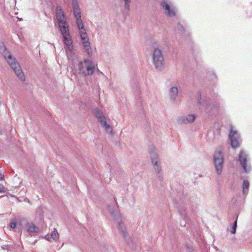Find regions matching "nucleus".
<instances>
[{
  "label": "nucleus",
  "instance_id": "obj_1",
  "mask_svg": "<svg viewBox=\"0 0 252 252\" xmlns=\"http://www.w3.org/2000/svg\"><path fill=\"white\" fill-rule=\"evenodd\" d=\"M72 3L73 15L76 18V24L79 31L82 48L88 58H91L93 56L92 50L84 24L81 19L79 3L77 0H72Z\"/></svg>",
  "mask_w": 252,
  "mask_h": 252
},
{
  "label": "nucleus",
  "instance_id": "obj_2",
  "mask_svg": "<svg viewBox=\"0 0 252 252\" xmlns=\"http://www.w3.org/2000/svg\"><path fill=\"white\" fill-rule=\"evenodd\" d=\"M57 28L63 36V41L68 57L71 56L73 53V42L69 33V27L62 9L56 14Z\"/></svg>",
  "mask_w": 252,
  "mask_h": 252
},
{
  "label": "nucleus",
  "instance_id": "obj_3",
  "mask_svg": "<svg viewBox=\"0 0 252 252\" xmlns=\"http://www.w3.org/2000/svg\"><path fill=\"white\" fill-rule=\"evenodd\" d=\"M195 98L197 107L203 111L206 115L211 116L217 113L219 108V104L218 102L211 101L200 91L196 93Z\"/></svg>",
  "mask_w": 252,
  "mask_h": 252
},
{
  "label": "nucleus",
  "instance_id": "obj_4",
  "mask_svg": "<svg viewBox=\"0 0 252 252\" xmlns=\"http://www.w3.org/2000/svg\"><path fill=\"white\" fill-rule=\"evenodd\" d=\"M178 198H179V202L176 198H174V207L178 209V211L183 219L184 221L181 222L182 226H185L186 223L189 222V219L187 216L185 209V205L189 204L190 201V197L189 195H184L182 192H178Z\"/></svg>",
  "mask_w": 252,
  "mask_h": 252
},
{
  "label": "nucleus",
  "instance_id": "obj_5",
  "mask_svg": "<svg viewBox=\"0 0 252 252\" xmlns=\"http://www.w3.org/2000/svg\"><path fill=\"white\" fill-rule=\"evenodd\" d=\"M133 89L136 99V105L138 109L139 115H140L141 121L145 128L148 129V131L152 130L151 125L148 124L147 119L145 116V110L144 109V103L143 99L140 96V87L139 83L134 82L133 85Z\"/></svg>",
  "mask_w": 252,
  "mask_h": 252
},
{
  "label": "nucleus",
  "instance_id": "obj_6",
  "mask_svg": "<svg viewBox=\"0 0 252 252\" xmlns=\"http://www.w3.org/2000/svg\"><path fill=\"white\" fill-rule=\"evenodd\" d=\"M107 210L114 217V219L118 221V228L122 234L123 237L125 239L126 242L129 245L130 247H131L132 249H134L135 248L134 244L132 241L131 238L128 235L126 226L122 222L121 219H120L121 216L120 214L116 210L113 209L109 205L107 206Z\"/></svg>",
  "mask_w": 252,
  "mask_h": 252
},
{
  "label": "nucleus",
  "instance_id": "obj_7",
  "mask_svg": "<svg viewBox=\"0 0 252 252\" xmlns=\"http://www.w3.org/2000/svg\"><path fill=\"white\" fill-rule=\"evenodd\" d=\"M237 161L242 170V173L248 174L252 171V165L250 162V156L247 150L241 149L237 155Z\"/></svg>",
  "mask_w": 252,
  "mask_h": 252
},
{
  "label": "nucleus",
  "instance_id": "obj_8",
  "mask_svg": "<svg viewBox=\"0 0 252 252\" xmlns=\"http://www.w3.org/2000/svg\"><path fill=\"white\" fill-rule=\"evenodd\" d=\"M2 55L18 78L21 81H24L25 80L24 74L22 71L21 66L19 63L16 60L15 58L12 56V54L8 52L7 49L2 54Z\"/></svg>",
  "mask_w": 252,
  "mask_h": 252
},
{
  "label": "nucleus",
  "instance_id": "obj_9",
  "mask_svg": "<svg viewBox=\"0 0 252 252\" xmlns=\"http://www.w3.org/2000/svg\"><path fill=\"white\" fill-rule=\"evenodd\" d=\"M151 160L153 165L157 177L160 182L163 180V173L159 160L157 150L153 145H149L148 148Z\"/></svg>",
  "mask_w": 252,
  "mask_h": 252
},
{
  "label": "nucleus",
  "instance_id": "obj_10",
  "mask_svg": "<svg viewBox=\"0 0 252 252\" xmlns=\"http://www.w3.org/2000/svg\"><path fill=\"white\" fill-rule=\"evenodd\" d=\"M95 65L93 61L84 59L78 63V71L80 75L84 77L92 75L94 72Z\"/></svg>",
  "mask_w": 252,
  "mask_h": 252
},
{
  "label": "nucleus",
  "instance_id": "obj_11",
  "mask_svg": "<svg viewBox=\"0 0 252 252\" xmlns=\"http://www.w3.org/2000/svg\"><path fill=\"white\" fill-rule=\"evenodd\" d=\"M213 163L217 174L218 175H220L224 164V155L221 151L219 150L215 152L213 155Z\"/></svg>",
  "mask_w": 252,
  "mask_h": 252
},
{
  "label": "nucleus",
  "instance_id": "obj_12",
  "mask_svg": "<svg viewBox=\"0 0 252 252\" xmlns=\"http://www.w3.org/2000/svg\"><path fill=\"white\" fill-rule=\"evenodd\" d=\"M160 5L167 17L173 18L176 16L177 9L172 4L170 0H162Z\"/></svg>",
  "mask_w": 252,
  "mask_h": 252
},
{
  "label": "nucleus",
  "instance_id": "obj_13",
  "mask_svg": "<svg viewBox=\"0 0 252 252\" xmlns=\"http://www.w3.org/2000/svg\"><path fill=\"white\" fill-rule=\"evenodd\" d=\"M228 137L230 145L233 149L235 150L240 147L241 139L237 130H234L232 127H231L229 130Z\"/></svg>",
  "mask_w": 252,
  "mask_h": 252
},
{
  "label": "nucleus",
  "instance_id": "obj_14",
  "mask_svg": "<svg viewBox=\"0 0 252 252\" xmlns=\"http://www.w3.org/2000/svg\"><path fill=\"white\" fill-rule=\"evenodd\" d=\"M153 62L156 68L159 71L164 67V59L161 50L156 48L153 53Z\"/></svg>",
  "mask_w": 252,
  "mask_h": 252
},
{
  "label": "nucleus",
  "instance_id": "obj_15",
  "mask_svg": "<svg viewBox=\"0 0 252 252\" xmlns=\"http://www.w3.org/2000/svg\"><path fill=\"white\" fill-rule=\"evenodd\" d=\"M19 224L30 236H34L40 231L39 228L36 226L33 222L27 220H22Z\"/></svg>",
  "mask_w": 252,
  "mask_h": 252
},
{
  "label": "nucleus",
  "instance_id": "obj_16",
  "mask_svg": "<svg viewBox=\"0 0 252 252\" xmlns=\"http://www.w3.org/2000/svg\"><path fill=\"white\" fill-rule=\"evenodd\" d=\"M94 114L101 125L104 127L107 133H112V129L110 125L107 123L105 117L102 111L99 108H95L94 110Z\"/></svg>",
  "mask_w": 252,
  "mask_h": 252
},
{
  "label": "nucleus",
  "instance_id": "obj_17",
  "mask_svg": "<svg viewBox=\"0 0 252 252\" xmlns=\"http://www.w3.org/2000/svg\"><path fill=\"white\" fill-rule=\"evenodd\" d=\"M196 118V116L194 114H189L187 116L179 117L177 119V122L178 124H187L193 122Z\"/></svg>",
  "mask_w": 252,
  "mask_h": 252
},
{
  "label": "nucleus",
  "instance_id": "obj_18",
  "mask_svg": "<svg viewBox=\"0 0 252 252\" xmlns=\"http://www.w3.org/2000/svg\"><path fill=\"white\" fill-rule=\"evenodd\" d=\"M186 25L182 22H178L177 24L176 29L181 33V34H185L186 37L187 41L189 42L191 41L190 34L186 31Z\"/></svg>",
  "mask_w": 252,
  "mask_h": 252
},
{
  "label": "nucleus",
  "instance_id": "obj_19",
  "mask_svg": "<svg viewBox=\"0 0 252 252\" xmlns=\"http://www.w3.org/2000/svg\"><path fill=\"white\" fill-rule=\"evenodd\" d=\"M178 94V90L177 87L173 86L170 88L169 90V95L170 100L175 102Z\"/></svg>",
  "mask_w": 252,
  "mask_h": 252
},
{
  "label": "nucleus",
  "instance_id": "obj_20",
  "mask_svg": "<svg viewBox=\"0 0 252 252\" xmlns=\"http://www.w3.org/2000/svg\"><path fill=\"white\" fill-rule=\"evenodd\" d=\"M58 238L59 234L57 230L55 228H54V230L50 234H47L46 236H45V239L49 241H51L52 239L56 241L58 240Z\"/></svg>",
  "mask_w": 252,
  "mask_h": 252
},
{
  "label": "nucleus",
  "instance_id": "obj_21",
  "mask_svg": "<svg viewBox=\"0 0 252 252\" xmlns=\"http://www.w3.org/2000/svg\"><path fill=\"white\" fill-rule=\"evenodd\" d=\"M242 192L244 195H247L250 187L249 182L247 180H244L242 184Z\"/></svg>",
  "mask_w": 252,
  "mask_h": 252
},
{
  "label": "nucleus",
  "instance_id": "obj_22",
  "mask_svg": "<svg viewBox=\"0 0 252 252\" xmlns=\"http://www.w3.org/2000/svg\"><path fill=\"white\" fill-rule=\"evenodd\" d=\"M238 216L236 217V218L235 220V221L233 222V225L231 226V233L232 234H235L236 231V228L237 226V219H238Z\"/></svg>",
  "mask_w": 252,
  "mask_h": 252
},
{
  "label": "nucleus",
  "instance_id": "obj_23",
  "mask_svg": "<svg viewBox=\"0 0 252 252\" xmlns=\"http://www.w3.org/2000/svg\"><path fill=\"white\" fill-rule=\"evenodd\" d=\"M17 225V222L16 220H13L10 221L9 226L11 229L16 228Z\"/></svg>",
  "mask_w": 252,
  "mask_h": 252
},
{
  "label": "nucleus",
  "instance_id": "obj_24",
  "mask_svg": "<svg viewBox=\"0 0 252 252\" xmlns=\"http://www.w3.org/2000/svg\"><path fill=\"white\" fill-rule=\"evenodd\" d=\"M125 2V9L128 10L129 9V3L131 1L130 0H124Z\"/></svg>",
  "mask_w": 252,
  "mask_h": 252
},
{
  "label": "nucleus",
  "instance_id": "obj_25",
  "mask_svg": "<svg viewBox=\"0 0 252 252\" xmlns=\"http://www.w3.org/2000/svg\"><path fill=\"white\" fill-rule=\"evenodd\" d=\"M6 50L7 48L3 44L0 46V53L1 54H3Z\"/></svg>",
  "mask_w": 252,
  "mask_h": 252
},
{
  "label": "nucleus",
  "instance_id": "obj_26",
  "mask_svg": "<svg viewBox=\"0 0 252 252\" xmlns=\"http://www.w3.org/2000/svg\"><path fill=\"white\" fill-rule=\"evenodd\" d=\"M4 187L3 185L0 184V193L4 192Z\"/></svg>",
  "mask_w": 252,
  "mask_h": 252
},
{
  "label": "nucleus",
  "instance_id": "obj_27",
  "mask_svg": "<svg viewBox=\"0 0 252 252\" xmlns=\"http://www.w3.org/2000/svg\"><path fill=\"white\" fill-rule=\"evenodd\" d=\"M212 78H211V79L212 80H213L214 79H217V75L215 73H212Z\"/></svg>",
  "mask_w": 252,
  "mask_h": 252
},
{
  "label": "nucleus",
  "instance_id": "obj_28",
  "mask_svg": "<svg viewBox=\"0 0 252 252\" xmlns=\"http://www.w3.org/2000/svg\"><path fill=\"white\" fill-rule=\"evenodd\" d=\"M4 175L2 174V173H0V181H2V180H4Z\"/></svg>",
  "mask_w": 252,
  "mask_h": 252
},
{
  "label": "nucleus",
  "instance_id": "obj_29",
  "mask_svg": "<svg viewBox=\"0 0 252 252\" xmlns=\"http://www.w3.org/2000/svg\"><path fill=\"white\" fill-rule=\"evenodd\" d=\"M26 200H27V202H29V203H30V201L29 200V199L26 198L25 199V200L26 201Z\"/></svg>",
  "mask_w": 252,
  "mask_h": 252
},
{
  "label": "nucleus",
  "instance_id": "obj_30",
  "mask_svg": "<svg viewBox=\"0 0 252 252\" xmlns=\"http://www.w3.org/2000/svg\"><path fill=\"white\" fill-rule=\"evenodd\" d=\"M2 134V131L0 129V135H1Z\"/></svg>",
  "mask_w": 252,
  "mask_h": 252
},
{
  "label": "nucleus",
  "instance_id": "obj_31",
  "mask_svg": "<svg viewBox=\"0 0 252 252\" xmlns=\"http://www.w3.org/2000/svg\"><path fill=\"white\" fill-rule=\"evenodd\" d=\"M114 200H115V203H116V205H118V204H117V201H116V200L115 198H114Z\"/></svg>",
  "mask_w": 252,
  "mask_h": 252
},
{
  "label": "nucleus",
  "instance_id": "obj_32",
  "mask_svg": "<svg viewBox=\"0 0 252 252\" xmlns=\"http://www.w3.org/2000/svg\"><path fill=\"white\" fill-rule=\"evenodd\" d=\"M98 72H100V73L102 74V72H101L100 71H99L98 69Z\"/></svg>",
  "mask_w": 252,
  "mask_h": 252
}]
</instances>
